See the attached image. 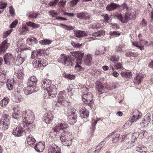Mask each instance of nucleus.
Here are the masks:
<instances>
[{"label":"nucleus","mask_w":153,"mask_h":153,"mask_svg":"<svg viewBox=\"0 0 153 153\" xmlns=\"http://www.w3.org/2000/svg\"><path fill=\"white\" fill-rule=\"evenodd\" d=\"M6 84L8 90H10L13 89V85L12 83H10L9 81H8L7 82Z\"/></svg>","instance_id":"nucleus-56"},{"label":"nucleus","mask_w":153,"mask_h":153,"mask_svg":"<svg viewBox=\"0 0 153 153\" xmlns=\"http://www.w3.org/2000/svg\"><path fill=\"white\" fill-rule=\"evenodd\" d=\"M9 101V99L8 97H4L1 101L0 105L4 107L8 104Z\"/></svg>","instance_id":"nucleus-37"},{"label":"nucleus","mask_w":153,"mask_h":153,"mask_svg":"<svg viewBox=\"0 0 153 153\" xmlns=\"http://www.w3.org/2000/svg\"><path fill=\"white\" fill-rule=\"evenodd\" d=\"M60 25L62 26L63 28L65 30H73L74 28L71 25H65L63 24H61Z\"/></svg>","instance_id":"nucleus-44"},{"label":"nucleus","mask_w":153,"mask_h":153,"mask_svg":"<svg viewBox=\"0 0 153 153\" xmlns=\"http://www.w3.org/2000/svg\"><path fill=\"white\" fill-rule=\"evenodd\" d=\"M58 61L63 65L68 66H72L73 63V60L71 59V57L65 54H61L58 59Z\"/></svg>","instance_id":"nucleus-6"},{"label":"nucleus","mask_w":153,"mask_h":153,"mask_svg":"<svg viewBox=\"0 0 153 153\" xmlns=\"http://www.w3.org/2000/svg\"><path fill=\"white\" fill-rule=\"evenodd\" d=\"M82 100L86 103H89L93 100V96L91 93L84 94L82 96Z\"/></svg>","instance_id":"nucleus-16"},{"label":"nucleus","mask_w":153,"mask_h":153,"mask_svg":"<svg viewBox=\"0 0 153 153\" xmlns=\"http://www.w3.org/2000/svg\"><path fill=\"white\" fill-rule=\"evenodd\" d=\"M84 64L86 65H90L92 62V57L91 54H88L85 56L83 59Z\"/></svg>","instance_id":"nucleus-19"},{"label":"nucleus","mask_w":153,"mask_h":153,"mask_svg":"<svg viewBox=\"0 0 153 153\" xmlns=\"http://www.w3.org/2000/svg\"><path fill=\"white\" fill-rule=\"evenodd\" d=\"M62 143L65 146H69L71 144L72 136L71 133L67 131H64L60 137Z\"/></svg>","instance_id":"nucleus-3"},{"label":"nucleus","mask_w":153,"mask_h":153,"mask_svg":"<svg viewBox=\"0 0 153 153\" xmlns=\"http://www.w3.org/2000/svg\"><path fill=\"white\" fill-rule=\"evenodd\" d=\"M27 142L29 145H33L36 140L31 135H29L26 138Z\"/></svg>","instance_id":"nucleus-30"},{"label":"nucleus","mask_w":153,"mask_h":153,"mask_svg":"<svg viewBox=\"0 0 153 153\" xmlns=\"http://www.w3.org/2000/svg\"><path fill=\"white\" fill-rule=\"evenodd\" d=\"M43 53V50L39 49L34 51L32 52L31 58L34 59L39 56H40Z\"/></svg>","instance_id":"nucleus-25"},{"label":"nucleus","mask_w":153,"mask_h":153,"mask_svg":"<svg viewBox=\"0 0 153 153\" xmlns=\"http://www.w3.org/2000/svg\"><path fill=\"white\" fill-rule=\"evenodd\" d=\"M7 42V40H5L0 45V55L4 53L8 47L9 44Z\"/></svg>","instance_id":"nucleus-14"},{"label":"nucleus","mask_w":153,"mask_h":153,"mask_svg":"<svg viewBox=\"0 0 153 153\" xmlns=\"http://www.w3.org/2000/svg\"><path fill=\"white\" fill-rule=\"evenodd\" d=\"M13 30L11 29L10 30L6 31L4 33L3 35V38H6L12 32Z\"/></svg>","instance_id":"nucleus-57"},{"label":"nucleus","mask_w":153,"mask_h":153,"mask_svg":"<svg viewBox=\"0 0 153 153\" xmlns=\"http://www.w3.org/2000/svg\"><path fill=\"white\" fill-rule=\"evenodd\" d=\"M63 75L66 79L71 80L74 79L75 77V76L74 75H71L70 74L64 73Z\"/></svg>","instance_id":"nucleus-45"},{"label":"nucleus","mask_w":153,"mask_h":153,"mask_svg":"<svg viewBox=\"0 0 153 153\" xmlns=\"http://www.w3.org/2000/svg\"><path fill=\"white\" fill-rule=\"evenodd\" d=\"M84 55V53L82 51H77L76 55L78 56L77 58L82 59Z\"/></svg>","instance_id":"nucleus-64"},{"label":"nucleus","mask_w":153,"mask_h":153,"mask_svg":"<svg viewBox=\"0 0 153 153\" xmlns=\"http://www.w3.org/2000/svg\"><path fill=\"white\" fill-rule=\"evenodd\" d=\"M146 147L143 145H139L136 148V150L138 152H142L145 151Z\"/></svg>","instance_id":"nucleus-42"},{"label":"nucleus","mask_w":153,"mask_h":153,"mask_svg":"<svg viewBox=\"0 0 153 153\" xmlns=\"http://www.w3.org/2000/svg\"><path fill=\"white\" fill-rule=\"evenodd\" d=\"M85 13L82 12L81 13H78L77 14V17L81 19H83Z\"/></svg>","instance_id":"nucleus-58"},{"label":"nucleus","mask_w":153,"mask_h":153,"mask_svg":"<svg viewBox=\"0 0 153 153\" xmlns=\"http://www.w3.org/2000/svg\"><path fill=\"white\" fill-rule=\"evenodd\" d=\"M17 114V113L14 112L13 114L12 117L15 119H16L17 120H19V119H20V118L19 117V114Z\"/></svg>","instance_id":"nucleus-63"},{"label":"nucleus","mask_w":153,"mask_h":153,"mask_svg":"<svg viewBox=\"0 0 153 153\" xmlns=\"http://www.w3.org/2000/svg\"><path fill=\"white\" fill-rule=\"evenodd\" d=\"M41 84V87L45 91L44 93L45 97L51 98L55 97L57 93V90L55 85H51V80L45 79L42 81Z\"/></svg>","instance_id":"nucleus-1"},{"label":"nucleus","mask_w":153,"mask_h":153,"mask_svg":"<svg viewBox=\"0 0 153 153\" xmlns=\"http://www.w3.org/2000/svg\"><path fill=\"white\" fill-rule=\"evenodd\" d=\"M80 116L82 118H87L88 117L89 115V112L87 109L85 108H82V109L79 111Z\"/></svg>","instance_id":"nucleus-22"},{"label":"nucleus","mask_w":153,"mask_h":153,"mask_svg":"<svg viewBox=\"0 0 153 153\" xmlns=\"http://www.w3.org/2000/svg\"><path fill=\"white\" fill-rule=\"evenodd\" d=\"M37 81V79L36 77L34 76H32L28 79L27 85L35 87Z\"/></svg>","instance_id":"nucleus-21"},{"label":"nucleus","mask_w":153,"mask_h":153,"mask_svg":"<svg viewBox=\"0 0 153 153\" xmlns=\"http://www.w3.org/2000/svg\"><path fill=\"white\" fill-rule=\"evenodd\" d=\"M110 60L114 63L117 62L119 60V57L118 56H113L110 59Z\"/></svg>","instance_id":"nucleus-47"},{"label":"nucleus","mask_w":153,"mask_h":153,"mask_svg":"<svg viewBox=\"0 0 153 153\" xmlns=\"http://www.w3.org/2000/svg\"><path fill=\"white\" fill-rule=\"evenodd\" d=\"M45 148V143L44 142H39L36 144L35 146V149L38 152H42Z\"/></svg>","instance_id":"nucleus-18"},{"label":"nucleus","mask_w":153,"mask_h":153,"mask_svg":"<svg viewBox=\"0 0 153 153\" xmlns=\"http://www.w3.org/2000/svg\"><path fill=\"white\" fill-rule=\"evenodd\" d=\"M71 45L74 47L79 48L81 45V44L76 43L74 42H71Z\"/></svg>","instance_id":"nucleus-61"},{"label":"nucleus","mask_w":153,"mask_h":153,"mask_svg":"<svg viewBox=\"0 0 153 153\" xmlns=\"http://www.w3.org/2000/svg\"><path fill=\"white\" fill-rule=\"evenodd\" d=\"M25 59H26V57H23L22 55L21 54L17 56L15 61L16 64L17 65H20L24 61Z\"/></svg>","instance_id":"nucleus-24"},{"label":"nucleus","mask_w":153,"mask_h":153,"mask_svg":"<svg viewBox=\"0 0 153 153\" xmlns=\"http://www.w3.org/2000/svg\"><path fill=\"white\" fill-rule=\"evenodd\" d=\"M147 43V41L144 40H140L138 42H132V44L136 47L138 48L141 50L144 49V46L146 45Z\"/></svg>","instance_id":"nucleus-12"},{"label":"nucleus","mask_w":153,"mask_h":153,"mask_svg":"<svg viewBox=\"0 0 153 153\" xmlns=\"http://www.w3.org/2000/svg\"><path fill=\"white\" fill-rule=\"evenodd\" d=\"M43 58H38L34 60L33 62V66L35 68H42L46 65Z\"/></svg>","instance_id":"nucleus-8"},{"label":"nucleus","mask_w":153,"mask_h":153,"mask_svg":"<svg viewBox=\"0 0 153 153\" xmlns=\"http://www.w3.org/2000/svg\"><path fill=\"white\" fill-rule=\"evenodd\" d=\"M76 111V110L73 107L69 106L68 107L67 109L65 111L67 116L71 121V124H73L76 122L77 114Z\"/></svg>","instance_id":"nucleus-4"},{"label":"nucleus","mask_w":153,"mask_h":153,"mask_svg":"<svg viewBox=\"0 0 153 153\" xmlns=\"http://www.w3.org/2000/svg\"><path fill=\"white\" fill-rule=\"evenodd\" d=\"M39 15V14L35 12H32L30 13L28 16L31 18L36 19L37 16Z\"/></svg>","instance_id":"nucleus-46"},{"label":"nucleus","mask_w":153,"mask_h":153,"mask_svg":"<svg viewBox=\"0 0 153 153\" xmlns=\"http://www.w3.org/2000/svg\"><path fill=\"white\" fill-rule=\"evenodd\" d=\"M97 120H93L92 121V127L91 128L92 131H94L95 129V125L97 123Z\"/></svg>","instance_id":"nucleus-53"},{"label":"nucleus","mask_w":153,"mask_h":153,"mask_svg":"<svg viewBox=\"0 0 153 153\" xmlns=\"http://www.w3.org/2000/svg\"><path fill=\"white\" fill-rule=\"evenodd\" d=\"M48 151V153H61L60 149L55 144L49 146Z\"/></svg>","instance_id":"nucleus-13"},{"label":"nucleus","mask_w":153,"mask_h":153,"mask_svg":"<svg viewBox=\"0 0 153 153\" xmlns=\"http://www.w3.org/2000/svg\"><path fill=\"white\" fill-rule=\"evenodd\" d=\"M68 126V125L64 123H59L53 128V131L57 133L61 130H63L67 128Z\"/></svg>","instance_id":"nucleus-10"},{"label":"nucleus","mask_w":153,"mask_h":153,"mask_svg":"<svg viewBox=\"0 0 153 153\" xmlns=\"http://www.w3.org/2000/svg\"><path fill=\"white\" fill-rule=\"evenodd\" d=\"M116 16L122 23H126L129 20L134 19L135 17L134 13L133 12H131L129 11L126 13L124 18L123 17L122 15L120 14H117L116 15Z\"/></svg>","instance_id":"nucleus-5"},{"label":"nucleus","mask_w":153,"mask_h":153,"mask_svg":"<svg viewBox=\"0 0 153 153\" xmlns=\"http://www.w3.org/2000/svg\"><path fill=\"white\" fill-rule=\"evenodd\" d=\"M4 60L5 64L9 65L14 61L13 56L10 53H7L4 56Z\"/></svg>","instance_id":"nucleus-17"},{"label":"nucleus","mask_w":153,"mask_h":153,"mask_svg":"<svg viewBox=\"0 0 153 153\" xmlns=\"http://www.w3.org/2000/svg\"><path fill=\"white\" fill-rule=\"evenodd\" d=\"M82 59L77 58L76 65L75 66V68L76 70L79 71H81L83 70V68L79 65L80 64L82 63Z\"/></svg>","instance_id":"nucleus-26"},{"label":"nucleus","mask_w":153,"mask_h":153,"mask_svg":"<svg viewBox=\"0 0 153 153\" xmlns=\"http://www.w3.org/2000/svg\"><path fill=\"white\" fill-rule=\"evenodd\" d=\"M27 41H30L31 43H34L36 44L37 43L38 41L37 39L34 37H31L30 38L27 39Z\"/></svg>","instance_id":"nucleus-54"},{"label":"nucleus","mask_w":153,"mask_h":153,"mask_svg":"<svg viewBox=\"0 0 153 153\" xmlns=\"http://www.w3.org/2000/svg\"><path fill=\"white\" fill-rule=\"evenodd\" d=\"M96 87L99 92H101L103 90L104 85L100 82H97L96 83Z\"/></svg>","instance_id":"nucleus-33"},{"label":"nucleus","mask_w":153,"mask_h":153,"mask_svg":"<svg viewBox=\"0 0 153 153\" xmlns=\"http://www.w3.org/2000/svg\"><path fill=\"white\" fill-rule=\"evenodd\" d=\"M109 34L110 36L113 37H115L117 36L120 35V34L118 31H113V32H110Z\"/></svg>","instance_id":"nucleus-52"},{"label":"nucleus","mask_w":153,"mask_h":153,"mask_svg":"<svg viewBox=\"0 0 153 153\" xmlns=\"http://www.w3.org/2000/svg\"><path fill=\"white\" fill-rule=\"evenodd\" d=\"M118 7V5L114 3H111L107 5L106 9L108 11H111L114 10Z\"/></svg>","instance_id":"nucleus-27"},{"label":"nucleus","mask_w":153,"mask_h":153,"mask_svg":"<svg viewBox=\"0 0 153 153\" xmlns=\"http://www.w3.org/2000/svg\"><path fill=\"white\" fill-rule=\"evenodd\" d=\"M73 31L76 36L78 38H80L87 35V33L85 31L75 30H74Z\"/></svg>","instance_id":"nucleus-28"},{"label":"nucleus","mask_w":153,"mask_h":153,"mask_svg":"<svg viewBox=\"0 0 153 153\" xmlns=\"http://www.w3.org/2000/svg\"><path fill=\"white\" fill-rule=\"evenodd\" d=\"M1 122L2 123H10V117L7 115H3L1 117Z\"/></svg>","instance_id":"nucleus-36"},{"label":"nucleus","mask_w":153,"mask_h":153,"mask_svg":"<svg viewBox=\"0 0 153 153\" xmlns=\"http://www.w3.org/2000/svg\"><path fill=\"white\" fill-rule=\"evenodd\" d=\"M0 8L1 9H4L7 6V3L6 2H3L2 1H1L0 2Z\"/></svg>","instance_id":"nucleus-62"},{"label":"nucleus","mask_w":153,"mask_h":153,"mask_svg":"<svg viewBox=\"0 0 153 153\" xmlns=\"http://www.w3.org/2000/svg\"><path fill=\"white\" fill-rule=\"evenodd\" d=\"M144 77V76L143 75L140 74L137 75L134 78V83L136 84H140Z\"/></svg>","instance_id":"nucleus-29"},{"label":"nucleus","mask_w":153,"mask_h":153,"mask_svg":"<svg viewBox=\"0 0 153 153\" xmlns=\"http://www.w3.org/2000/svg\"><path fill=\"white\" fill-rule=\"evenodd\" d=\"M52 42L51 40L48 39L42 40L39 42V43L42 45H49Z\"/></svg>","instance_id":"nucleus-43"},{"label":"nucleus","mask_w":153,"mask_h":153,"mask_svg":"<svg viewBox=\"0 0 153 153\" xmlns=\"http://www.w3.org/2000/svg\"><path fill=\"white\" fill-rule=\"evenodd\" d=\"M90 27L94 29H102L103 27L100 23H94L91 25Z\"/></svg>","instance_id":"nucleus-39"},{"label":"nucleus","mask_w":153,"mask_h":153,"mask_svg":"<svg viewBox=\"0 0 153 153\" xmlns=\"http://www.w3.org/2000/svg\"><path fill=\"white\" fill-rule=\"evenodd\" d=\"M10 123H1L0 128H2V129L4 130L7 129L9 127V125Z\"/></svg>","instance_id":"nucleus-49"},{"label":"nucleus","mask_w":153,"mask_h":153,"mask_svg":"<svg viewBox=\"0 0 153 153\" xmlns=\"http://www.w3.org/2000/svg\"><path fill=\"white\" fill-rule=\"evenodd\" d=\"M24 73L23 71H19L17 73V75L18 80L20 82H22V80L24 78Z\"/></svg>","instance_id":"nucleus-35"},{"label":"nucleus","mask_w":153,"mask_h":153,"mask_svg":"<svg viewBox=\"0 0 153 153\" xmlns=\"http://www.w3.org/2000/svg\"><path fill=\"white\" fill-rule=\"evenodd\" d=\"M115 131H113L111 133H110L109 136H112V142L113 143H115L118 142L119 140L120 134H115Z\"/></svg>","instance_id":"nucleus-23"},{"label":"nucleus","mask_w":153,"mask_h":153,"mask_svg":"<svg viewBox=\"0 0 153 153\" xmlns=\"http://www.w3.org/2000/svg\"><path fill=\"white\" fill-rule=\"evenodd\" d=\"M106 48L102 47V48L97 49L95 52V54L97 55H101L104 54L106 51Z\"/></svg>","instance_id":"nucleus-31"},{"label":"nucleus","mask_w":153,"mask_h":153,"mask_svg":"<svg viewBox=\"0 0 153 153\" xmlns=\"http://www.w3.org/2000/svg\"><path fill=\"white\" fill-rule=\"evenodd\" d=\"M24 131V129L22 126H18L13 129L12 134L15 136H21L22 135Z\"/></svg>","instance_id":"nucleus-9"},{"label":"nucleus","mask_w":153,"mask_h":153,"mask_svg":"<svg viewBox=\"0 0 153 153\" xmlns=\"http://www.w3.org/2000/svg\"><path fill=\"white\" fill-rule=\"evenodd\" d=\"M66 92L65 91H60L57 96V102L60 104H62L63 101L66 99Z\"/></svg>","instance_id":"nucleus-15"},{"label":"nucleus","mask_w":153,"mask_h":153,"mask_svg":"<svg viewBox=\"0 0 153 153\" xmlns=\"http://www.w3.org/2000/svg\"><path fill=\"white\" fill-rule=\"evenodd\" d=\"M114 66L117 70H121L123 68V66L121 63L120 62L115 64Z\"/></svg>","instance_id":"nucleus-51"},{"label":"nucleus","mask_w":153,"mask_h":153,"mask_svg":"<svg viewBox=\"0 0 153 153\" xmlns=\"http://www.w3.org/2000/svg\"><path fill=\"white\" fill-rule=\"evenodd\" d=\"M24 91L26 95L30 94L33 92H35L39 90V89L36 87L28 85L24 89Z\"/></svg>","instance_id":"nucleus-11"},{"label":"nucleus","mask_w":153,"mask_h":153,"mask_svg":"<svg viewBox=\"0 0 153 153\" xmlns=\"http://www.w3.org/2000/svg\"><path fill=\"white\" fill-rule=\"evenodd\" d=\"M127 56L132 57H136L137 56L138 54L137 53H134L131 52L129 51L127 52L126 54Z\"/></svg>","instance_id":"nucleus-48"},{"label":"nucleus","mask_w":153,"mask_h":153,"mask_svg":"<svg viewBox=\"0 0 153 153\" xmlns=\"http://www.w3.org/2000/svg\"><path fill=\"white\" fill-rule=\"evenodd\" d=\"M15 97L16 98H18V100H17V102H20V99L22 97V96L19 91H17L16 92H15Z\"/></svg>","instance_id":"nucleus-50"},{"label":"nucleus","mask_w":153,"mask_h":153,"mask_svg":"<svg viewBox=\"0 0 153 153\" xmlns=\"http://www.w3.org/2000/svg\"><path fill=\"white\" fill-rule=\"evenodd\" d=\"M0 79L2 81H3L7 79L6 71H0Z\"/></svg>","instance_id":"nucleus-38"},{"label":"nucleus","mask_w":153,"mask_h":153,"mask_svg":"<svg viewBox=\"0 0 153 153\" xmlns=\"http://www.w3.org/2000/svg\"><path fill=\"white\" fill-rule=\"evenodd\" d=\"M53 118V115L50 113L45 114L44 116V120L47 124H49L51 122Z\"/></svg>","instance_id":"nucleus-20"},{"label":"nucleus","mask_w":153,"mask_h":153,"mask_svg":"<svg viewBox=\"0 0 153 153\" xmlns=\"http://www.w3.org/2000/svg\"><path fill=\"white\" fill-rule=\"evenodd\" d=\"M22 117L25 120L23 121L24 126L30 128L31 124L34 120V114L32 111L28 110L22 112Z\"/></svg>","instance_id":"nucleus-2"},{"label":"nucleus","mask_w":153,"mask_h":153,"mask_svg":"<svg viewBox=\"0 0 153 153\" xmlns=\"http://www.w3.org/2000/svg\"><path fill=\"white\" fill-rule=\"evenodd\" d=\"M17 47L19 51H23L27 49L25 44L23 43H18L17 45Z\"/></svg>","instance_id":"nucleus-40"},{"label":"nucleus","mask_w":153,"mask_h":153,"mask_svg":"<svg viewBox=\"0 0 153 153\" xmlns=\"http://www.w3.org/2000/svg\"><path fill=\"white\" fill-rule=\"evenodd\" d=\"M150 121V117H148V118H145L140 123V124L142 127H146Z\"/></svg>","instance_id":"nucleus-32"},{"label":"nucleus","mask_w":153,"mask_h":153,"mask_svg":"<svg viewBox=\"0 0 153 153\" xmlns=\"http://www.w3.org/2000/svg\"><path fill=\"white\" fill-rule=\"evenodd\" d=\"M18 22V20L17 19L15 20L13 22L10 26V28H14L17 25Z\"/></svg>","instance_id":"nucleus-60"},{"label":"nucleus","mask_w":153,"mask_h":153,"mask_svg":"<svg viewBox=\"0 0 153 153\" xmlns=\"http://www.w3.org/2000/svg\"><path fill=\"white\" fill-rule=\"evenodd\" d=\"M50 14L51 15L52 17H54L57 16L58 14L56 11L54 10H52L51 11H50L49 12Z\"/></svg>","instance_id":"nucleus-59"},{"label":"nucleus","mask_w":153,"mask_h":153,"mask_svg":"<svg viewBox=\"0 0 153 153\" xmlns=\"http://www.w3.org/2000/svg\"><path fill=\"white\" fill-rule=\"evenodd\" d=\"M14 112L17 113V114H19L21 111V108L18 105H14L13 108Z\"/></svg>","instance_id":"nucleus-41"},{"label":"nucleus","mask_w":153,"mask_h":153,"mask_svg":"<svg viewBox=\"0 0 153 153\" xmlns=\"http://www.w3.org/2000/svg\"><path fill=\"white\" fill-rule=\"evenodd\" d=\"M132 115V116L130 118L131 123L129 126L131 125L132 123L137 121L142 116V113L136 109L133 111Z\"/></svg>","instance_id":"nucleus-7"},{"label":"nucleus","mask_w":153,"mask_h":153,"mask_svg":"<svg viewBox=\"0 0 153 153\" xmlns=\"http://www.w3.org/2000/svg\"><path fill=\"white\" fill-rule=\"evenodd\" d=\"M148 134L147 132L145 130H141L139 134V135H141V137L146 136Z\"/></svg>","instance_id":"nucleus-55"},{"label":"nucleus","mask_w":153,"mask_h":153,"mask_svg":"<svg viewBox=\"0 0 153 153\" xmlns=\"http://www.w3.org/2000/svg\"><path fill=\"white\" fill-rule=\"evenodd\" d=\"M102 147V146H97L96 147L95 150L93 148L89 149L88 153H98Z\"/></svg>","instance_id":"nucleus-34"}]
</instances>
